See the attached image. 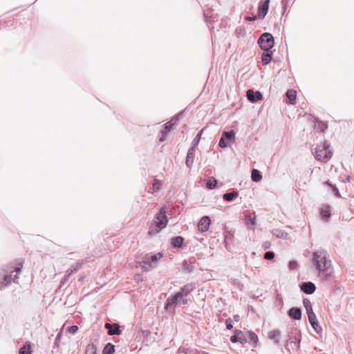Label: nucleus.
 I'll return each mask as SVG.
<instances>
[{"instance_id": "cd10ccee", "label": "nucleus", "mask_w": 354, "mask_h": 354, "mask_svg": "<svg viewBox=\"0 0 354 354\" xmlns=\"http://www.w3.org/2000/svg\"><path fill=\"white\" fill-rule=\"evenodd\" d=\"M239 192L236 190H232L230 192H227L223 195V199H234V198L238 197Z\"/></svg>"}, {"instance_id": "7c9ffc66", "label": "nucleus", "mask_w": 354, "mask_h": 354, "mask_svg": "<svg viewBox=\"0 0 354 354\" xmlns=\"http://www.w3.org/2000/svg\"><path fill=\"white\" fill-rule=\"evenodd\" d=\"M326 184L330 188V191L336 197H341L339 191L335 185L332 184L329 180H328Z\"/></svg>"}, {"instance_id": "ddd939ff", "label": "nucleus", "mask_w": 354, "mask_h": 354, "mask_svg": "<svg viewBox=\"0 0 354 354\" xmlns=\"http://www.w3.org/2000/svg\"><path fill=\"white\" fill-rule=\"evenodd\" d=\"M211 221L209 216H203L198 223V230L201 232H205L209 230Z\"/></svg>"}, {"instance_id": "de8ad7c7", "label": "nucleus", "mask_w": 354, "mask_h": 354, "mask_svg": "<svg viewBox=\"0 0 354 354\" xmlns=\"http://www.w3.org/2000/svg\"><path fill=\"white\" fill-rule=\"evenodd\" d=\"M239 342H240L241 344H244L247 342V339L243 334L239 335Z\"/></svg>"}, {"instance_id": "2f4dec72", "label": "nucleus", "mask_w": 354, "mask_h": 354, "mask_svg": "<svg viewBox=\"0 0 354 354\" xmlns=\"http://www.w3.org/2000/svg\"><path fill=\"white\" fill-rule=\"evenodd\" d=\"M194 156L195 155L187 153L185 165L189 169L192 168L194 160Z\"/></svg>"}, {"instance_id": "7ed1b4c3", "label": "nucleus", "mask_w": 354, "mask_h": 354, "mask_svg": "<svg viewBox=\"0 0 354 354\" xmlns=\"http://www.w3.org/2000/svg\"><path fill=\"white\" fill-rule=\"evenodd\" d=\"M313 261L317 270L320 272H324L331 266L328 252L324 250L316 251L313 254Z\"/></svg>"}, {"instance_id": "ea45409f", "label": "nucleus", "mask_w": 354, "mask_h": 354, "mask_svg": "<svg viewBox=\"0 0 354 354\" xmlns=\"http://www.w3.org/2000/svg\"><path fill=\"white\" fill-rule=\"evenodd\" d=\"M274 257V253L271 251L266 252L264 254V259L266 260H271Z\"/></svg>"}, {"instance_id": "f8f14e48", "label": "nucleus", "mask_w": 354, "mask_h": 354, "mask_svg": "<svg viewBox=\"0 0 354 354\" xmlns=\"http://www.w3.org/2000/svg\"><path fill=\"white\" fill-rule=\"evenodd\" d=\"M308 317L309 322L312 327L314 328V330L318 333L322 331V327L319 324V322L317 319V317L313 311L308 313Z\"/></svg>"}, {"instance_id": "0eeeda50", "label": "nucleus", "mask_w": 354, "mask_h": 354, "mask_svg": "<svg viewBox=\"0 0 354 354\" xmlns=\"http://www.w3.org/2000/svg\"><path fill=\"white\" fill-rule=\"evenodd\" d=\"M236 133L234 130L223 131L218 142V146L221 148H225L230 144L235 142Z\"/></svg>"}, {"instance_id": "4c0bfd02", "label": "nucleus", "mask_w": 354, "mask_h": 354, "mask_svg": "<svg viewBox=\"0 0 354 354\" xmlns=\"http://www.w3.org/2000/svg\"><path fill=\"white\" fill-rule=\"evenodd\" d=\"M203 132V129H201L197 134L196 136H195V138L193 139L192 142V144H193L194 145H196V146H198L199 142H200V140H201V136H202V133Z\"/></svg>"}, {"instance_id": "2eb2a0df", "label": "nucleus", "mask_w": 354, "mask_h": 354, "mask_svg": "<svg viewBox=\"0 0 354 354\" xmlns=\"http://www.w3.org/2000/svg\"><path fill=\"white\" fill-rule=\"evenodd\" d=\"M300 289L304 293L308 294V295H311L315 291L316 286L312 282H310V281L309 282H304L301 284Z\"/></svg>"}, {"instance_id": "f03ea898", "label": "nucleus", "mask_w": 354, "mask_h": 354, "mask_svg": "<svg viewBox=\"0 0 354 354\" xmlns=\"http://www.w3.org/2000/svg\"><path fill=\"white\" fill-rule=\"evenodd\" d=\"M168 219L166 216V209L162 207L156 213L155 217L149 225L148 236H153L158 234L166 227Z\"/></svg>"}, {"instance_id": "a211bd4d", "label": "nucleus", "mask_w": 354, "mask_h": 354, "mask_svg": "<svg viewBox=\"0 0 354 354\" xmlns=\"http://www.w3.org/2000/svg\"><path fill=\"white\" fill-rule=\"evenodd\" d=\"M273 53L271 50H263L261 55V62L262 64L266 66L270 63Z\"/></svg>"}, {"instance_id": "49530a36", "label": "nucleus", "mask_w": 354, "mask_h": 354, "mask_svg": "<svg viewBox=\"0 0 354 354\" xmlns=\"http://www.w3.org/2000/svg\"><path fill=\"white\" fill-rule=\"evenodd\" d=\"M288 267L290 270H295L297 267V263L295 261H290L288 263Z\"/></svg>"}, {"instance_id": "6e6552de", "label": "nucleus", "mask_w": 354, "mask_h": 354, "mask_svg": "<svg viewBox=\"0 0 354 354\" xmlns=\"http://www.w3.org/2000/svg\"><path fill=\"white\" fill-rule=\"evenodd\" d=\"M161 257L162 254L160 252H158L153 255H151L150 257L146 258L140 263V266L142 269L145 271L149 270L152 267V263H156Z\"/></svg>"}, {"instance_id": "423d86ee", "label": "nucleus", "mask_w": 354, "mask_h": 354, "mask_svg": "<svg viewBox=\"0 0 354 354\" xmlns=\"http://www.w3.org/2000/svg\"><path fill=\"white\" fill-rule=\"evenodd\" d=\"M183 113L184 111H181L178 114L173 116L169 121L163 125V129L160 131V133L162 134V137L160 138V142H163L165 140V136L171 130L174 126L176 124Z\"/></svg>"}, {"instance_id": "6ab92c4d", "label": "nucleus", "mask_w": 354, "mask_h": 354, "mask_svg": "<svg viewBox=\"0 0 354 354\" xmlns=\"http://www.w3.org/2000/svg\"><path fill=\"white\" fill-rule=\"evenodd\" d=\"M288 314L289 317L295 320H299L301 318V310L299 308H291L289 309Z\"/></svg>"}, {"instance_id": "b1692460", "label": "nucleus", "mask_w": 354, "mask_h": 354, "mask_svg": "<svg viewBox=\"0 0 354 354\" xmlns=\"http://www.w3.org/2000/svg\"><path fill=\"white\" fill-rule=\"evenodd\" d=\"M82 262H76L75 264L72 265L70 268H68L66 272V277H68L75 272H77L82 266Z\"/></svg>"}, {"instance_id": "e433bc0d", "label": "nucleus", "mask_w": 354, "mask_h": 354, "mask_svg": "<svg viewBox=\"0 0 354 354\" xmlns=\"http://www.w3.org/2000/svg\"><path fill=\"white\" fill-rule=\"evenodd\" d=\"M240 335H242V331L240 330H236L234 331V335L231 336L230 341L233 343H236L239 342V337Z\"/></svg>"}, {"instance_id": "5fc2aeb1", "label": "nucleus", "mask_w": 354, "mask_h": 354, "mask_svg": "<svg viewBox=\"0 0 354 354\" xmlns=\"http://www.w3.org/2000/svg\"><path fill=\"white\" fill-rule=\"evenodd\" d=\"M350 178H351L350 176H348L347 180H349Z\"/></svg>"}, {"instance_id": "412c9836", "label": "nucleus", "mask_w": 354, "mask_h": 354, "mask_svg": "<svg viewBox=\"0 0 354 354\" xmlns=\"http://www.w3.org/2000/svg\"><path fill=\"white\" fill-rule=\"evenodd\" d=\"M286 95L288 100L290 101V104H295L297 100V91L294 89H288Z\"/></svg>"}, {"instance_id": "c756f323", "label": "nucleus", "mask_w": 354, "mask_h": 354, "mask_svg": "<svg viewBox=\"0 0 354 354\" xmlns=\"http://www.w3.org/2000/svg\"><path fill=\"white\" fill-rule=\"evenodd\" d=\"M115 352V346L111 343H108L102 351V354H113Z\"/></svg>"}, {"instance_id": "603ef678", "label": "nucleus", "mask_w": 354, "mask_h": 354, "mask_svg": "<svg viewBox=\"0 0 354 354\" xmlns=\"http://www.w3.org/2000/svg\"><path fill=\"white\" fill-rule=\"evenodd\" d=\"M234 320L236 322H238L240 320V317L239 315H235L234 316Z\"/></svg>"}, {"instance_id": "4468645a", "label": "nucleus", "mask_w": 354, "mask_h": 354, "mask_svg": "<svg viewBox=\"0 0 354 354\" xmlns=\"http://www.w3.org/2000/svg\"><path fill=\"white\" fill-rule=\"evenodd\" d=\"M104 327L108 330L109 335H120L122 333V330L120 329V326L118 324H111L110 323H106Z\"/></svg>"}, {"instance_id": "f3484780", "label": "nucleus", "mask_w": 354, "mask_h": 354, "mask_svg": "<svg viewBox=\"0 0 354 354\" xmlns=\"http://www.w3.org/2000/svg\"><path fill=\"white\" fill-rule=\"evenodd\" d=\"M194 288L195 285L194 283H187L181 288L180 291L178 292L180 295L181 297H187L191 292H192Z\"/></svg>"}, {"instance_id": "20e7f679", "label": "nucleus", "mask_w": 354, "mask_h": 354, "mask_svg": "<svg viewBox=\"0 0 354 354\" xmlns=\"http://www.w3.org/2000/svg\"><path fill=\"white\" fill-rule=\"evenodd\" d=\"M330 143L324 140V143L317 145L315 149L314 156L317 160H326L331 158L332 152L328 150Z\"/></svg>"}, {"instance_id": "dca6fc26", "label": "nucleus", "mask_w": 354, "mask_h": 354, "mask_svg": "<svg viewBox=\"0 0 354 354\" xmlns=\"http://www.w3.org/2000/svg\"><path fill=\"white\" fill-rule=\"evenodd\" d=\"M330 210H331L330 206H329L328 205H324L321 207V208L319 209V213H320L321 218L323 221H326V222L328 221V220L330 217V215H331Z\"/></svg>"}, {"instance_id": "79ce46f5", "label": "nucleus", "mask_w": 354, "mask_h": 354, "mask_svg": "<svg viewBox=\"0 0 354 354\" xmlns=\"http://www.w3.org/2000/svg\"><path fill=\"white\" fill-rule=\"evenodd\" d=\"M257 19H259L258 15L247 16L245 17V20L250 22L254 21Z\"/></svg>"}, {"instance_id": "58836bf2", "label": "nucleus", "mask_w": 354, "mask_h": 354, "mask_svg": "<svg viewBox=\"0 0 354 354\" xmlns=\"http://www.w3.org/2000/svg\"><path fill=\"white\" fill-rule=\"evenodd\" d=\"M30 344L25 345L19 350V354H30Z\"/></svg>"}, {"instance_id": "f257e3e1", "label": "nucleus", "mask_w": 354, "mask_h": 354, "mask_svg": "<svg viewBox=\"0 0 354 354\" xmlns=\"http://www.w3.org/2000/svg\"><path fill=\"white\" fill-rule=\"evenodd\" d=\"M24 266L21 259L13 261L5 266L0 271V289H3L12 282H15L17 276L21 273Z\"/></svg>"}, {"instance_id": "3c124183", "label": "nucleus", "mask_w": 354, "mask_h": 354, "mask_svg": "<svg viewBox=\"0 0 354 354\" xmlns=\"http://www.w3.org/2000/svg\"><path fill=\"white\" fill-rule=\"evenodd\" d=\"M288 0H281L282 3L283 4V12H285L286 9V4Z\"/></svg>"}, {"instance_id": "c9c22d12", "label": "nucleus", "mask_w": 354, "mask_h": 354, "mask_svg": "<svg viewBox=\"0 0 354 354\" xmlns=\"http://www.w3.org/2000/svg\"><path fill=\"white\" fill-rule=\"evenodd\" d=\"M245 223L247 225H254L256 224L255 216H252L251 214L247 215L245 216Z\"/></svg>"}, {"instance_id": "8fccbe9b", "label": "nucleus", "mask_w": 354, "mask_h": 354, "mask_svg": "<svg viewBox=\"0 0 354 354\" xmlns=\"http://www.w3.org/2000/svg\"><path fill=\"white\" fill-rule=\"evenodd\" d=\"M187 297H180L179 299V301H182L183 304L185 305L187 304V299L186 298Z\"/></svg>"}, {"instance_id": "aec40b11", "label": "nucleus", "mask_w": 354, "mask_h": 354, "mask_svg": "<svg viewBox=\"0 0 354 354\" xmlns=\"http://www.w3.org/2000/svg\"><path fill=\"white\" fill-rule=\"evenodd\" d=\"M296 333L294 332H292L291 334L289 335V338L288 341L292 344L294 343L295 346L298 348L299 347V344L301 342V335L299 332L295 331Z\"/></svg>"}, {"instance_id": "c85d7f7f", "label": "nucleus", "mask_w": 354, "mask_h": 354, "mask_svg": "<svg viewBox=\"0 0 354 354\" xmlns=\"http://www.w3.org/2000/svg\"><path fill=\"white\" fill-rule=\"evenodd\" d=\"M183 269L185 272L190 273L194 271V266L192 263H189L187 261H184L183 263Z\"/></svg>"}, {"instance_id": "f704fd0d", "label": "nucleus", "mask_w": 354, "mask_h": 354, "mask_svg": "<svg viewBox=\"0 0 354 354\" xmlns=\"http://www.w3.org/2000/svg\"><path fill=\"white\" fill-rule=\"evenodd\" d=\"M273 234L279 238V239H285L287 238L288 236V234L283 231H281V230H275L274 232H273Z\"/></svg>"}, {"instance_id": "393cba45", "label": "nucleus", "mask_w": 354, "mask_h": 354, "mask_svg": "<svg viewBox=\"0 0 354 354\" xmlns=\"http://www.w3.org/2000/svg\"><path fill=\"white\" fill-rule=\"evenodd\" d=\"M183 242L184 238L180 236L173 237L171 239V244L172 246L177 248H181L183 246Z\"/></svg>"}, {"instance_id": "473e14b6", "label": "nucleus", "mask_w": 354, "mask_h": 354, "mask_svg": "<svg viewBox=\"0 0 354 354\" xmlns=\"http://www.w3.org/2000/svg\"><path fill=\"white\" fill-rule=\"evenodd\" d=\"M97 348L93 344H88L86 346L85 354H96Z\"/></svg>"}, {"instance_id": "1a4fd4ad", "label": "nucleus", "mask_w": 354, "mask_h": 354, "mask_svg": "<svg viewBox=\"0 0 354 354\" xmlns=\"http://www.w3.org/2000/svg\"><path fill=\"white\" fill-rule=\"evenodd\" d=\"M270 0L260 1L258 6L257 15L259 19H263L266 16L270 5Z\"/></svg>"}, {"instance_id": "37998d69", "label": "nucleus", "mask_w": 354, "mask_h": 354, "mask_svg": "<svg viewBox=\"0 0 354 354\" xmlns=\"http://www.w3.org/2000/svg\"><path fill=\"white\" fill-rule=\"evenodd\" d=\"M196 147L197 146L191 144V147L189 148L187 153L195 155Z\"/></svg>"}, {"instance_id": "09e8293b", "label": "nucleus", "mask_w": 354, "mask_h": 354, "mask_svg": "<svg viewBox=\"0 0 354 354\" xmlns=\"http://www.w3.org/2000/svg\"><path fill=\"white\" fill-rule=\"evenodd\" d=\"M271 246V244L269 241H266L263 243V248L264 250H267L268 248H270Z\"/></svg>"}, {"instance_id": "a18cd8bd", "label": "nucleus", "mask_w": 354, "mask_h": 354, "mask_svg": "<svg viewBox=\"0 0 354 354\" xmlns=\"http://www.w3.org/2000/svg\"><path fill=\"white\" fill-rule=\"evenodd\" d=\"M226 328L227 330H231L233 328L232 320L231 318H228L225 321Z\"/></svg>"}, {"instance_id": "864d4df0", "label": "nucleus", "mask_w": 354, "mask_h": 354, "mask_svg": "<svg viewBox=\"0 0 354 354\" xmlns=\"http://www.w3.org/2000/svg\"><path fill=\"white\" fill-rule=\"evenodd\" d=\"M60 336H61V334H60V333H59V334L57 335L56 339H59V338L60 337Z\"/></svg>"}, {"instance_id": "4be33fe9", "label": "nucleus", "mask_w": 354, "mask_h": 354, "mask_svg": "<svg viewBox=\"0 0 354 354\" xmlns=\"http://www.w3.org/2000/svg\"><path fill=\"white\" fill-rule=\"evenodd\" d=\"M280 336H281V331L278 329L273 330L268 333V338L274 340L275 344L279 343Z\"/></svg>"}, {"instance_id": "c03bdc74", "label": "nucleus", "mask_w": 354, "mask_h": 354, "mask_svg": "<svg viewBox=\"0 0 354 354\" xmlns=\"http://www.w3.org/2000/svg\"><path fill=\"white\" fill-rule=\"evenodd\" d=\"M153 186L154 190L159 189L161 186V182L157 179H155L153 180Z\"/></svg>"}, {"instance_id": "bb28decb", "label": "nucleus", "mask_w": 354, "mask_h": 354, "mask_svg": "<svg viewBox=\"0 0 354 354\" xmlns=\"http://www.w3.org/2000/svg\"><path fill=\"white\" fill-rule=\"evenodd\" d=\"M251 178L254 182H259L262 179L261 173L257 169H252L251 172Z\"/></svg>"}, {"instance_id": "9d476101", "label": "nucleus", "mask_w": 354, "mask_h": 354, "mask_svg": "<svg viewBox=\"0 0 354 354\" xmlns=\"http://www.w3.org/2000/svg\"><path fill=\"white\" fill-rule=\"evenodd\" d=\"M180 297H181V296L180 294H178V292H176L175 295L169 296L165 301V308L167 310H174V307L179 301Z\"/></svg>"}, {"instance_id": "72a5a7b5", "label": "nucleus", "mask_w": 354, "mask_h": 354, "mask_svg": "<svg viewBox=\"0 0 354 354\" xmlns=\"http://www.w3.org/2000/svg\"><path fill=\"white\" fill-rule=\"evenodd\" d=\"M303 305L306 310V313L313 311L310 301L305 298L303 299Z\"/></svg>"}, {"instance_id": "a878e982", "label": "nucleus", "mask_w": 354, "mask_h": 354, "mask_svg": "<svg viewBox=\"0 0 354 354\" xmlns=\"http://www.w3.org/2000/svg\"><path fill=\"white\" fill-rule=\"evenodd\" d=\"M246 333L248 335L250 342L252 344V346L253 347H256L259 341L257 335L255 333L250 330L247 331Z\"/></svg>"}, {"instance_id": "9b49d317", "label": "nucleus", "mask_w": 354, "mask_h": 354, "mask_svg": "<svg viewBox=\"0 0 354 354\" xmlns=\"http://www.w3.org/2000/svg\"><path fill=\"white\" fill-rule=\"evenodd\" d=\"M248 100L252 103H256L263 99L262 93L259 91H254L253 89H248L246 92Z\"/></svg>"}, {"instance_id": "39448f33", "label": "nucleus", "mask_w": 354, "mask_h": 354, "mask_svg": "<svg viewBox=\"0 0 354 354\" xmlns=\"http://www.w3.org/2000/svg\"><path fill=\"white\" fill-rule=\"evenodd\" d=\"M257 44L263 50H271L274 45V39L270 32H263L257 40Z\"/></svg>"}, {"instance_id": "a19ab883", "label": "nucleus", "mask_w": 354, "mask_h": 354, "mask_svg": "<svg viewBox=\"0 0 354 354\" xmlns=\"http://www.w3.org/2000/svg\"><path fill=\"white\" fill-rule=\"evenodd\" d=\"M68 332L71 334H75L78 330V326L73 325L68 328Z\"/></svg>"}, {"instance_id": "5701e85b", "label": "nucleus", "mask_w": 354, "mask_h": 354, "mask_svg": "<svg viewBox=\"0 0 354 354\" xmlns=\"http://www.w3.org/2000/svg\"><path fill=\"white\" fill-rule=\"evenodd\" d=\"M218 181L214 176H210L206 180L205 187L208 190L214 189L217 186Z\"/></svg>"}]
</instances>
